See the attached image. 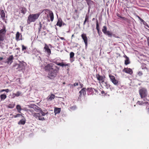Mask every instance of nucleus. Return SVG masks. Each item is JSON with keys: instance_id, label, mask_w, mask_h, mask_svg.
<instances>
[{"instance_id": "61", "label": "nucleus", "mask_w": 149, "mask_h": 149, "mask_svg": "<svg viewBox=\"0 0 149 149\" xmlns=\"http://www.w3.org/2000/svg\"><path fill=\"white\" fill-rule=\"evenodd\" d=\"M94 19H95V18H93V19H92V20H93H93H94Z\"/></svg>"}, {"instance_id": "39", "label": "nucleus", "mask_w": 149, "mask_h": 149, "mask_svg": "<svg viewBox=\"0 0 149 149\" xmlns=\"http://www.w3.org/2000/svg\"><path fill=\"white\" fill-rule=\"evenodd\" d=\"M22 50L24 51V50H26V47L24 45H22Z\"/></svg>"}, {"instance_id": "41", "label": "nucleus", "mask_w": 149, "mask_h": 149, "mask_svg": "<svg viewBox=\"0 0 149 149\" xmlns=\"http://www.w3.org/2000/svg\"><path fill=\"white\" fill-rule=\"evenodd\" d=\"M38 119L40 120H45L44 118L43 117H41L40 116H40H39L38 118Z\"/></svg>"}, {"instance_id": "17", "label": "nucleus", "mask_w": 149, "mask_h": 149, "mask_svg": "<svg viewBox=\"0 0 149 149\" xmlns=\"http://www.w3.org/2000/svg\"><path fill=\"white\" fill-rule=\"evenodd\" d=\"M20 12L23 14H24L26 12V9L24 7H22L19 8Z\"/></svg>"}, {"instance_id": "51", "label": "nucleus", "mask_w": 149, "mask_h": 149, "mask_svg": "<svg viewBox=\"0 0 149 149\" xmlns=\"http://www.w3.org/2000/svg\"><path fill=\"white\" fill-rule=\"evenodd\" d=\"M147 107H146V109H147V112L148 114H149V107L148 108V109L147 108Z\"/></svg>"}, {"instance_id": "32", "label": "nucleus", "mask_w": 149, "mask_h": 149, "mask_svg": "<svg viewBox=\"0 0 149 149\" xmlns=\"http://www.w3.org/2000/svg\"><path fill=\"white\" fill-rule=\"evenodd\" d=\"M40 114L39 113H34L33 114V116L35 117L36 118H39L40 116Z\"/></svg>"}, {"instance_id": "52", "label": "nucleus", "mask_w": 149, "mask_h": 149, "mask_svg": "<svg viewBox=\"0 0 149 149\" xmlns=\"http://www.w3.org/2000/svg\"><path fill=\"white\" fill-rule=\"evenodd\" d=\"M42 33H43V35L44 36H45L47 34L45 31H44L43 32H42Z\"/></svg>"}, {"instance_id": "28", "label": "nucleus", "mask_w": 149, "mask_h": 149, "mask_svg": "<svg viewBox=\"0 0 149 149\" xmlns=\"http://www.w3.org/2000/svg\"><path fill=\"white\" fill-rule=\"evenodd\" d=\"M5 37V35L0 34V41H3Z\"/></svg>"}, {"instance_id": "29", "label": "nucleus", "mask_w": 149, "mask_h": 149, "mask_svg": "<svg viewBox=\"0 0 149 149\" xmlns=\"http://www.w3.org/2000/svg\"><path fill=\"white\" fill-rule=\"evenodd\" d=\"M25 123V120L23 119L21 120L18 123V124L19 125H24Z\"/></svg>"}, {"instance_id": "55", "label": "nucleus", "mask_w": 149, "mask_h": 149, "mask_svg": "<svg viewBox=\"0 0 149 149\" xmlns=\"http://www.w3.org/2000/svg\"><path fill=\"white\" fill-rule=\"evenodd\" d=\"M3 59V58L2 57H0V61H1Z\"/></svg>"}, {"instance_id": "16", "label": "nucleus", "mask_w": 149, "mask_h": 149, "mask_svg": "<svg viewBox=\"0 0 149 149\" xmlns=\"http://www.w3.org/2000/svg\"><path fill=\"white\" fill-rule=\"evenodd\" d=\"M62 23H63V22L62 21L61 19V18H59L58 20V22L56 24V25L60 27H61L62 26Z\"/></svg>"}, {"instance_id": "10", "label": "nucleus", "mask_w": 149, "mask_h": 149, "mask_svg": "<svg viewBox=\"0 0 149 149\" xmlns=\"http://www.w3.org/2000/svg\"><path fill=\"white\" fill-rule=\"evenodd\" d=\"M44 49L45 50V52H47V54L48 55H49L51 54V50L46 44H45V47H44Z\"/></svg>"}, {"instance_id": "19", "label": "nucleus", "mask_w": 149, "mask_h": 149, "mask_svg": "<svg viewBox=\"0 0 149 149\" xmlns=\"http://www.w3.org/2000/svg\"><path fill=\"white\" fill-rule=\"evenodd\" d=\"M49 15L50 17L51 20L52 22L54 19V14L52 11H50L49 12Z\"/></svg>"}, {"instance_id": "35", "label": "nucleus", "mask_w": 149, "mask_h": 149, "mask_svg": "<svg viewBox=\"0 0 149 149\" xmlns=\"http://www.w3.org/2000/svg\"><path fill=\"white\" fill-rule=\"evenodd\" d=\"M22 115L20 114H18L16 115H13L12 117V118H16L17 117H19L20 116Z\"/></svg>"}, {"instance_id": "37", "label": "nucleus", "mask_w": 149, "mask_h": 149, "mask_svg": "<svg viewBox=\"0 0 149 149\" xmlns=\"http://www.w3.org/2000/svg\"><path fill=\"white\" fill-rule=\"evenodd\" d=\"M42 28V24L41 23V22H40L39 23V26L38 28L39 31L40 32L41 31V29Z\"/></svg>"}, {"instance_id": "50", "label": "nucleus", "mask_w": 149, "mask_h": 149, "mask_svg": "<svg viewBox=\"0 0 149 149\" xmlns=\"http://www.w3.org/2000/svg\"><path fill=\"white\" fill-rule=\"evenodd\" d=\"M9 91V90L8 89H5V92L7 93H8Z\"/></svg>"}, {"instance_id": "2", "label": "nucleus", "mask_w": 149, "mask_h": 149, "mask_svg": "<svg viewBox=\"0 0 149 149\" xmlns=\"http://www.w3.org/2000/svg\"><path fill=\"white\" fill-rule=\"evenodd\" d=\"M40 15V13L30 14L29 15L27 20V24H29L31 22H35L38 19Z\"/></svg>"}, {"instance_id": "26", "label": "nucleus", "mask_w": 149, "mask_h": 149, "mask_svg": "<svg viewBox=\"0 0 149 149\" xmlns=\"http://www.w3.org/2000/svg\"><path fill=\"white\" fill-rule=\"evenodd\" d=\"M61 108H56L54 109V112L55 113H59L61 111Z\"/></svg>"}, {"instance_id": "60", "label": "nucleus", "mask_w": 149, "mask_h": 149, "mask_svg": "<svg viewBox=\"0 0 149 149\" xmlns=\"http://www.w3.org/2000/svg\"><path fill=\"white\" fill-rule=\"evenodd\" d=\"M80 85L81 86V87H82V86L83 85L82 84H80Z\"/></svg>"}, {"instance_id": "20", "label": "nucleus", "mask_w": 149, "mask_h": 149, "mask_svg": "<svg viewBox=\"0 0 149 149\" xmlns=\"http://www.w3.org/2000/svg\"><path fill=\"white\" fill-rule=\"evenodd\" d=\"M55 97V95L54 94H52L47 97V100L49 101H51Z\"/></svg>"}, {"instance_id": "13", "label": "nucleus", "mask_w": 149, "mask_h": 149, "mask_svg": "<svg viewBox=\"0 0 149 149\" xmlns=\"http://www.w3.org/2000/svg\"><path fill=\"white\" fill-rule=\"evenodd\" d=\"M124 57L126 58V59L125 61V65H127L128 64H129L130 63V61L129 58L125 55L124 56Z\"/></svg>"}, {"instance_id": "33", "label": "nucleus", "mask_w": 149, "mask_h": 149, "mask_svg": "<svg viewBox=\"0 0 149 149\" xmlns=\"http://www.w3.org/2000/svg\"><path fill=\"white\" fill-rule=\"evenodd\" d=\"M143 100L144 101H145V102H144V104H148V103L147 102L148 101H149V100L147 99V98L146 97H143Z\"/></svg>"}, {"instance_id": "11", "label": "nucleus", "mask_w": 149, "mask_h": 149, "mask_svg": "<svg viewBox=\"0 0 149 149\" xmlns=\"http://www.w3.org/2000/svg\"><path fill=\"white\" fill-rule=\"evenodd\" d=\"M55 64L58 65H59L61 66H62V67H63L64 66H70V63H67L66 64L65 63H64V62H62V63H58L57 62H55Z\"/></svg>"}, {"instance_id": "30", "label": "nucleus", "mask_w": 149, "mask_h": 149, "mask_svg": "<svg viewBox=\"0 0 149 149\" xmlns=\"http://www.w3.org/2000/svg\"><path fill=\"white\" fill-rule=\"evenodd\" d=\"M15 105V104H10L8 106V107L9 108H13L14 107Z\"/></svg>"}, {"instance_id": "43", "label": "nucleus", "mask_w": 149, "mask_h": 149, "mask_svg": "<svg viewBox=\"0 0 149 149\" xmlns=\"http://www.w3.org/2000/svg\"><path fill=\"white\" fill-rule=\"evenodd\" d=\"M40 113L42 116H44L46 115V113L42 111H41Z\"/></svg>"}, {"instance_id": "3", "label": "nucleus", "mask_w": 149, "mask_h": 149, "mask_svg": "<svg viewBox=\"0 0 149 149\" xmlns=\"http://www.w3.org/2000/svg\"><path fill=\"white\" fill-rule=\"evenodd\" d=\"M139 95L142 99L146 97L147 95V91L146 89L142 88L139 91Z\"/></svg>"}, {"instance_id": "22", "label": "nucleus", "mask_w": 149, "mask_h": 149, "mask_svg": "<svg viewBox=\"0 0 149 149\" xmlns=\"http://www.w3.org/2000/svg\"><path fill=\"white\" fill-rule=\"evenodd\" d=\"M16 108L17 110V111L19 113H21V111L22 110V109L21 107V106L19 104L17 105L16 107Z\"/></svg>"}, {"instance_id": "63", "label": "nucleus", "mask_w": 149, "mask_h": 149, "mask_svg": "<svg viewBox=\"0 0 149 149\" xmlns=\"http://www.w3.org/2000/svg\"><path fill=\"white\" fill-rule=\"evenodd\" d=\"M32 111H33V110H30V111H31V112Z\"/></svg>"}, {"instance_id": "59", "label": "nucleus", "mask_w": 149, "mask_h": 149, "mask_svg": "<svg viewBox=\"0 0 149 149\" xmlns=\"http://www.w3.org/2000/svg\"><path fill=\"white\" fill-rule=\"evenodd\" d=\"M62 25H65V24L64 23H63H63H62Z\"/></svg>"}, {"instance_id": "36", "label": "nucleus", "mask_w": 149, "mask_h": 149, "mask_svg": "<svg viewBox=\"0 0 149 149\" xmlns=\"http://www.w3.org/2000/svg\"><path fill=\"white\" fill-rule=\"evenodd\" d=\"M104 86H105L106 88H107L110 87V85L108 84L107 82H105V83Z\"/></svg>"}, {"instance_id": "46", "label": "nucleus", "mask_w": 149, "mask_h": 149, "mask_svg": "<svg viewBox=\"0 0 149 149\" xmlns=\"http://www.w3.org/2000/svg\"><path fill=\"white\" fill-rule=\"evenodd\" d=\"M138 18L139 19V20L141 22H143L144 21V20L142 19L140 17H139V16H138Z\"/></svg>"}, {"instance_id": "56", "label": "nucleus", "mask_w": 149, "mask_h": 149, "mask_svg": "<svg viewBox=\"0 0 149 149\" xmlns=\"http://www.w3.org/2000/svg\"><path fill=\"white\" fill-rule=\"evenodd\" d=\"M36 106V107L37 108V109L38 110H40V109H40V108L38 107V106Z\"/></svg>"}, {"instance_id": "45", "label": "nucleus", "mask_w": 149, "mask_h": 149, "mask_svg": "<svg viewBox=\"0 0 149 149\" xmlns=\"http://www.w3.org/2000/svg\"><path fill=\"white\" fill-rule=\"evenodd\" d=\"M76 107L75 106H72L71 107L70 109L72 110H74L76 109Z\"/></svg>"}, {"instance_id": "21", "label": "nucleus", "mask_w": 149, "mask_h": 149, "mask_svg": "<svg viewBox=\"0 0 149 149\" xmlns=\"http://www.w3.org/2000/svg\"><path fill=\"white\" fill-rule=\"evenodd\" d=\"M96 29L97 30V33L99 36H100V27L98 23V21L97 20V19L96 21Z\"/></svg>"}, {"instance_id": "4", "label": "nucleus", "mask_w": 149, "mask_h": 149, "mask_svg": "<svg viewBox=\"0 0 149 149\" xmlns=\"http://www.w3.org/2000/svg\"><path fill=\"white\" fill-rule=\"evenodd\" d=\"M24 66L22 63L15 64L13 66V68L14 70H17L18 71H20L24 69Z\"/></svg>"}, {"instance_id": "23", "label": "nucleus", "mask_w": 149, "mask_h": 149, "mask_svg": "<svg viewBox=\"0 0 149 149\" xmlns=\"http://www.w3.org/2000/svg\"><path fill=\"white\" fill-rule=\"evenodd\" d=\"M22 95V93L19 91H17L16 93H13V95L14 96V97L15 96L18 97L20 95Z\"/></svg>"}, {"instance_id": "54", "label": "nucleus", "mask_w": 149, "mask_h": 149, "mask_svg": "<svg viewBox=\"0 0 149 149\" xmlns=\"http://www.w3.org/2000/svg\"><path fill=\"white\" fill-rule=\"evenodd\" d=\"M113 36L115 37L116 38H119V37L118 36H115V35H113Z\"/></svg>"}, {"instance_id": "42", "label": "nucleus", "mask_w": 149, "mask_h": 149, "mask_svg": "<svg viewBox=\"0 0 149 149\" xmlns=\"http://www.w3.org/2000/svg\"><path fill=\"white\" fill-rule=\"evenodd\" d=\"M88 18H89L88 16L86 15L85 17V20H86L87 21V22H88V21H89L88 20Z\"/></svg>"}, {"instance_id": "15", "label": "nucleus", "mask_w": 149, "mask_h": 149, "mask_svg": "<svg viewBox=\"0 0 149 149\" xmlns=\"http://www.w3.org/2000/svg\"><path fill=\"white\" fill-rule=\"evenodd\" d=\"M0 15L1 16V17L2 18L3 20H4L5 19V13L3 10H1L0 12Z\"/></svg>"}, {"instance_id": "14", "label": "nucleus", "mask_w": 149, "mask_h": 149, "mask_svg": "<svg viewBox=\"0 0 149 149\" xmlns=\"http://www.w3.org/2000/svg\"><path fill=\"white\" fill-rule=\"evenodd\" d=\"M6 31L5 26H3L2 29L0 30V34L5 35Z\"/></svg>"}, {"instance_id": "47", "label": "nucleus", "mask_w": 149, "mask_h": 149, "mask_svg": "<svg viewBox=\"0 0 149 149\" xmlns=\"http://www.w3.org/2000/svg\"><path fill=\"white\" fill-rule=\"evenodd\" d=\"M87 4H88V5H89V4L90 3H91V0H89V1H86Z\"/></svg>"}, {"instance_id": "31", "label": "nucleus", "mask_w": 149, "mask_h": 149, "mask_svg": "<svg viewBox=\"0 0 149 149\" xmlns=\"http://www.w3.org/2000/svg\"><path fill=\"white\" fill-rule=\"evenodd\" d=\"M116 15L118 17H119L120 18H122V19H123V20H124L127 21V18H125V17H121L120 15L118 13H117V14Z\"/></svg>"}, {"instance_id": "8", "label": "nucleus", "mask_w": 149, "mask_h": 149, "mask_svg": "<svg viewBox=\"0 0 149 149\" xmlns=\"http://www.w3.org/2000/svg\"><path fill=\"white\" fill-rule=\"evenodd\" d=\"M123 72H125L126 73L130 75L132 74L133 72L132 70L129 68H124L123 70Z\"/></svg>"}, {"instance_id": "5", "label": "nucleus", "mask_w": 149, "mask_h": 149, "mask_svg": "<svg viewBox=\"0 0 149 149\" xmlns=\"http://www.w3.org/2000/svg\"><path fill=\"white\" fill-rule=\"evenodd\" d=\"M109 77L111 81L114 85L116 86L118 85V81L116 79L115 77L111 75V74H109Z\"/></svg>"}, {"instance_id": "58", "label": "nucleus", "mask_w": 149, "mask_h": 149, "mask_svg": "<svg viewBox=\"0 0 149 149\" xmlns=\"http://www.w3.org/2000/svg\"><path fill=\"white\" fill-rule=\"evenodd\" d=\"M77 10H75V13H77Z\"/></svg>"}, {"instance_id": "7", "label": "nucleus", "mask_w": 149, "mask_h": 149, "mask_svg": "<svg viewBox=\"0 0 149 149\" xmlns=\"http://www.w3.org/2000/svg\"><path fill=\"white\" fill-rule=\"evenodd\" d=\"M95 76L97 80L100 81H100H101L102 83L103 82H104V79L105 78V77L104 76H102L99 74H96Z\"/></svg>"}, {"instance_id": "40", "label": "nucleus", "mask_w": 149, "mask_h": 149, "mask_svg": "<svg viewBox=\"0 0 149 149\" xmlns=\"http://www.w3.org/2000/svg\"><path fill=\"white\" fill-rule=\"evenodd\" d=\"M82 96V94H79V96L78 97V100H81V97Z\"/></svg>"}, {"instance_id": "62", "label": "nucleus", "mask_w": 149, "mask_h": 149, "mask_svg": "<svg viewBox=\"0 0 149 149\" xmlns=\"http://www.w3.org/2000/svg\"><path fill=\"white\" fill-rule=\"evenodd\" d=\"M61 39H64V38H63V37H62V38H61Z\"/></svg>"}, {"instance_id": "27", "label": "nucleus", "mask_w": 149, "mask_h": 149, "mask_svg": "<svg viewBox=\"0 0 149 149\" xmlns=\"http://www.w3.org/2000/svg\"><path fill=\"white\" fill-rule=\"evenodd\" d=\"M20 36V33L18 32H17L16 35L15 39L16 40L18 41L20 39H19V38Z\"/></svg>"}, {"instance_id": "12", "label": "nucleus", "mask_w": 149, "mask_h": 149, "mask_svg": "<svg viewBox=\"0 0 149 149\" xmlns=\"http://www.w3.org/2000/svg\"><path fill=\"white\" fill-rule=\"evenodd\" d=\"M13 55L10 56L7 59V63L10 64L13 62Z\"/></svg>"}, {"instance_id": "57", "label": "nucleus", "mask_w": 149, "mask_h": 149, "mask_svg": "<svg viewBox=\"0 0 149 149\" xmlns=\"http://www.w3.org/2000/svg\"><path fill=\"white\" fill-rule=\"evenodd\" d=\"M101 93L102 94H104V91H102Z\"/></svg>"}, {"instance_id": "25", "label": "nucleus", "mask_w": 149, "mask_h": 149, "mask_svg": "<svg viewBox=\"0 0 149 149\" xmlns=\"http://www.w3.org/2000/svg\"><path fill=\"white\" fill-rule=\"evenodd\" d=\"M0 97L1 99V100H4L7 97V96L5 94H2L0 95Z\"/></svg>"}, {"instance_id": "34", "label": "nucleus", "mask_w": 149, "mask_h": 149, "mask_svg": "<svg viewBox=\"0 0 149 149\" xmlns=\"http://www.w3.org/2000/svg\"><path fill=\"white\" fill-rule=\"evenodd\" d=\"M74 53L72 52H71L70 53V58H72L74 56Z\"/></svg>"}, {"instance_id": "24", "label": "nucleus", "mask_w": 149, "mask_h": 149, "mask_svg": "<svg viewBox=\"0 0 149 149\" xmlns=\"http://www.w3.org/2000/svg\"><path fill=\"white\" fill-rule=\"evenodd\" d=\"M88 90H89L90 92L93 91V90H94L95 92V94L96 95L98 94V92L97 90L95 89H94V88H88Z\"/></svg>"}, {"instance_id": "9", "label": "nucleus", "mask_w": 149, "mask_h": 149, "mask_svg": "<svg viewBox=\"0 0 149 149\" xmlns=\"http://www.w3.org/2000/svg\"><path fill=\"white\" fill-rule=\"evenodd\" d=\"M81 37L82 39L84 40L86 46H87L88 45V38L86 34L83 33L81 35Z\"/></svg>"}, {"instance_id": "6", "label": "nucleus", "mask_w": 149, "mask_h": 149, "mask_svg": "<svg viewBox=\"0 0 149 149\" xmlns=\"http://www.w3.org/2000/svg\"><path fill=\"white\" fill-rule=\"evenodd\" d=\"M107 28L106 26H104L102 29V31L105 35H108L109 36L111 37L112 33L109 31H107Z\"/></svg>"}, {"instance_id": "1", "label": "nucleus", "mask_w": 149, "mask_h": 149, "mask_svg": "<svg viewBox=\"0 0 149 149\" xmlns=\"http://www.w3.org/2000/svg\"><path fill=\"white\" fill-rule=\"evenodd\" d=\"M54 65L53 63H50L45 65L44 68L45 71L47 72V77L51 79H54L58 72V70L53 68Z\"/></svg>"}, {"instance_id": "18", "label": "nucleus", "mask_w": 149, "mask_h": 149, "mask_svg": "<svg viewBox=\"0 0 149 149\" xmlns=\"http://www.w3.org/2000/svg\"><path fill=\"white\" fill-rule=\"evenodd\" d=\"M86 88H84L82 89L81 90L79 91V94H82L83 95H85L86 94Z\"/></svg>"}, {"instance_id": "64", "label": "nucleus", "mask_w": 149, "mask_h": 149, "mask_svg": "<svg viewBox=\"0 0 149 149\" xmlns=\"http://www.w3.org/2000/svg\"><path fill=\"white\" fill-rule=\"evenodd\" d=\"M67 70H69V68H68V69H67Z\"/></svg>"}, {"instance_id": "44", "label": "nucleus", "mask_w": 149, "mask_h": 149, "mask_svg": "<svg viewBox=\"0 0 149 149\" xmlns=\"http://www.w3.org/2000/svg\"><path fill=\"white\" fill-rule=\"evenodd\" d=\"M138 74L141 76L143 74V73L141 71H139L138 73Z\"/></svg>"}, {"instance_id": "53", "label": "nucleus", "mask_w": 149, "mask_h": 149, "mask_svg": "<svg viewBox=\"0 0 149 149\" xmlns=\"http://www.w3.org/2000/svg\"><path fill=\"white\" fill-rule=\"evenodd\" d=\"M86 22H87V21L85 19V20H84V23H83V25H84L85 24Z\"/></svg>"}, {"instance_id": "48", "label": "nucleus", "mask_w": 149, "mask_h": 149, "mask_svg": "<svg viewBox=\"0 0 149 149\" xmlns=\"http://www.w3.org/2000/svg\"><path fill=\"white\" fill-rule=\"evenodd\" d=\"M78 83H75L74 84V86H78Z\"/></svg>"}, {"instance_id": "38", "label": "nucleus", "mask_w": 149, "mask_h": 149, "mask_svg": "<svg viewBox=\"0 0 149 149\" xmlns=\"http://www.w3.org/2000/svg\"><path fill=\"white\" fill-rule=\"evenodd\" d=\"M143 104H144V103L143 102L139 101H138L137 102V104L139 105H142Z\"/></svg>"}, {"instance_id": "49", "label": "nucleus", "mask_w": 149, "mask_h": 149, "mask_svg": "<svg viewBox=\"0 0 149 149\" xmlns=\"http://www.w3.org/2000/svg\"><path fill=\"white\" fill-rule=\"evenodd\" d=\"M4 91H5V89H1L0 91V93H2Z\"/></svg>"}]
</instances>
